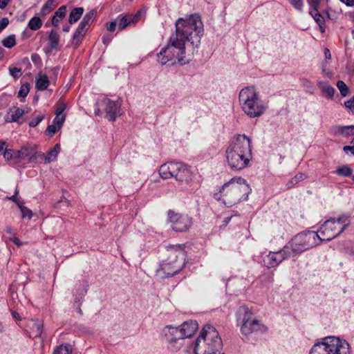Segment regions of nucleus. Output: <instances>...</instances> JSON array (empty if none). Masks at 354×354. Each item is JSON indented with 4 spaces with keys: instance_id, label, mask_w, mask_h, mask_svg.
<instances>
[{
    "instance_id": "34",
    "label": "nucleus",
    "mask_w": 354,
    "mask_h": 354,
    "mask_svg": "<svg viewBox=\"0 0 354 354\" xmlns=\"http://www.w3.org/2000/svg\"><path fill=\"white\" fill-rule=\"evenodd\" d=\"M178 257L180 256L181 258L184 260L183 266H182L180 270H178V273H180V270H182L186 268L187 264H192V263L190 262L191 259L187 258V252L185 250V245L178 244Z\"/></svg>"
},
{
    "instance_id": "8",
    "label": "nucleus",
    "mask_w": 354,
    "mask_h": 354,
    "mask_svg": "<svg viewBox=\"0 0 354 354\" xmlns=\"http://www.w3.org/2000/svg\"><path fill=\"white\" fill-rule=\"evenodd\" d=\"M349 216L342 214L337 219L332 218L324 221L316 232L319 234L321 243L330 241L342 234L349 225Z\"/></svg>"
},
{
    "instance_id": "51",
    "label": "nucleus",
    "mask_w": 354,
    "mask_h": 354,
    "mask_svg": "<svg viewBox=\"0 0 354 354\" xmlns=\"http://www.w3.org/2000/svg\"><path fill=\"white\" fill-rule=\"evenodd\" d=\"M346 253L354 261V244L352 243L346 248Z\"/></svg>"
},
{
    "instance_id": "45",
    "label": "nucleus",
    "mask_w": 354,
    "mask_h": 354,
    "mask_svg": "<svg viewBox=\"0 0 354 354\" xmlns=\"http://www.w3.org/2000/svg\"><path fill=\"white\" fill-rule=\"evenodd\" d=\"M66 14V6H62L59 7L54 15H55V17H59L60 19H63Z\"/></svg>"
},
{
    "instance_id": "10",
    "label": "nucleus",
    "mask_w": 354,
    "mask_h": 354,
    "mask_svg": "<svg viewBox=\"0 0 354 354\" xmlns=\"http://www.w3.org/2000/svg\"><path fill=\"white\" fill-rule=\"evenodd\" d=\"M30 146H24L19 150L7 149L3 152L4 158L12 165L24 167L30 163Z\"/></svg>"
},
{
    "instance_id": "25",
    "label": "nucleus",
    "mask_w": 354,
    "mask_h": 354,
    "mask_svg": "<svg viewBox=\"0 0 354 354\" xmlns=\"http://www.w3.org/2000/svg\"><path fill=\"white\" fill-rule=\"evenodd\" d=\"M30 163L40 164L45 163V153L37 151L34 147H30Z\"/></svg>"
},
{
    "instance_id": "5",
    "label": "nucleus",
    "mask_w": 354,
    "mask_h": 354,
    "mask_svg": "<svg viewBox=\"0 0 354 354\" xmlns=\"http://www.w3.org/2000/svg\"><path fill=\"white\" fill-rule=\"evenodd\" d=\"M239 101L242 111L250 118L261 116L266 110V106L254 86L242 88L239 92Z\"/></svg>"
},
{
    "instance_id": "21",
    "label": "nucleus",
    "mask_w": 354,
    "mask_h": 354,
    "mask_svg": "<svg viewBox=\"0 0 354 354\" xmlns=\"http://www.w3.org/2000/svg\"><path fill=\"white\" fill-rule=\"evenodd\" d=\"M330 132L334 136L340 135L344 138H348L351 136H354V125H335L333 126Z\"/></svg>"
},
{
    "instance_id": "19",
    "label": "nucleus",
    "mask_w": 354,
    "mask_h": 354,
    "mask_svg": "<svg viewBox=\"0 0 354 354\" xmlns=\"http://www.w3.org/2000/svg\"><path fill=\"white\" fill-rule=\"evenodd\" d=\"M159 174L163 179L177 176V165L174 162L162 164L159 169Z\"/></svg>"
},
{
    "instance_id": "27",
    "label": "nucleus",
    "mask_w": 354,
    "mask_h": 354,
    "mask_svg": "<svg viewBox=\"0 0 354 354\" xmlns=\"http://www.w3.org/2000/svg\"><path fill=\"white\" fill-rule=\"evenodd\" d=\"M24 114V110L14 106L10 108L8 111V115L10 117L9 120H7L8 122H18L19 118Z\"/></svg>"
},
{
    "instance_id": "16",
    "label": "nucleus",
    "mask_w": 354,
    "mask_h": 354,
    "mask_svg": "<svg viewBox=\"0 0 354 354\" xmlns=\"http://www.w3.org/2000/svg\"><path fill=\"white\" fill-rule=\"evenodd\" d=\"M177 274V267L175 261H162L159 268L156 270V276L159 279H165L173 277Z\"/></svg>"
},
{
    "instance_id": "61",
    "label": "nucleus",
    "mask_w": 354,
    "mask_h": 354,
    "mask_svg": "<svg viewBox=\"0 0 354 354\" xmlns=\"http://www.w3.org/2000/svg\"><path fill=\"white\" fill-rule=\"evenodd\" d=\"M343 150L345 153H348V151H351V153L354 156V146H344L343 147Z\"/></svg>"
},
{
    "instance_id": "23",
    "label": "nucleus",
    "mask_w": 354,
    "mask_h": 354,
    "mask_svg": "<svg viewBox=\"0 0 354 354\" xmlns=\"http://www.w3.org/2000/svg\"><path fill=\"white\" fill-rule=\"evenodd\" d=\"M193 224V219L187 214H180L178 216V232H185Z\"/></svg>"
},
{
    "instance_id": "54",
    "label": "nucleus",
    "mask_w": 354,
    "mask_h": 354,
    "mask_svg": "<svg viewBox=\"0 0 354 354\" xmlns=\"http://www.w3.org/2000/svg\"><path fill=\"white\" fill-rule=\"evenodd\" d=\"M116 26H117V21L115 20L112 21L106 25V29L108 31L113 32L116 28Z\"/></svg>"
},
{
    "instance_id": "36",
    "label": "nucleus",
    "mask_w": 354,
    "mask_h": 354,
    "mask_svg": "<svg viewBox=\"0 0 354 354\" xmlns=\"http://www.w3.org/2000/svg\"><path fill=\"white\" fill-rule=\"evenodd\" d=\"M72 347L69 344H62L57 346L53 352V354H71Z\"/></svg>"
},
{
    "instance_id": "24",
    "label": "nucleus",
    "mask_w": 354,
    "mask_h": 354,
    "mask_svg": "<svg viewBox=\"0 0 354 354\" xmlns=\"http://www.w3.org/2000/svg\"><path fill=\"white\" fill-rule=\"evenodd\" d=\"M59 35L54 30H51L49 32L48 40L50 46V48L46 49L45 52L48 54L51 53L53 49H56L59 43Z\"/></svg>"
},
{
    "instance_id": "63",
    "label": "nucleus",
    "mask_w": 354,
    "mask_h": 354,
    "mask_svg": "<svg viewBox=\"0 0 354 354\" xmlns=\"http://www.w3.org/2000/svg\"><path fill=\"white\" fill-rule=\"evenodd\" d=\"M340 1L346 4L347 6L352 7L354 6V0H340Z\"/></svg>"
},
{
    "instance_id": "38",
    "label": "nucleus",
    "mask_w": 354,
    "mask_h": 354,
    "mask_svg": "<svg viewBox=\"0 0 354 354\" xmlns=\"http://www.w3.org/2000/svg\"><path fill=\"white\" fill-rule=\"evenodd\" d=\"M42 26V21L39 17L35 16L32 17L28 24V28L32 30H37Z\"/></svg>"
},
{
    "instance_id": "47",
    "label": "nucleus",
    "mask_w": 354,
    "mask_h": 354,
    "mask_svg": "<svg viewBox=\"0 0 354 354\" xmlns=\"http://www.w3.org/2000/svg\"><path fill=\"white\" fill-rule=\"evenodd\" d=\"M44 119V115H40L35 118H32L28 123L29 127H35Z\"/></svg>"
},
{
    "instance_id": "53",
    "label": "nucleus",
    "mask_w": 354,
    "mask_h": 354,
    "mask_svg": "<svg viewBox=\"0 0 354 354\" xmlns=\"http://www.w3.org/2000/svg\"><path fill=\"white\" fill-rule=\"evenodd\" d=\"M8 24L9 20L8 17H3L1 19V20L0 21V32H1L3 30H4L7 27Z\"/></svg>"
},
{
    "instance_id": "29",
    "label": "nucleus",
    "mask_w": 354,
    "mask_h": 354,
    "mask_svg": "<svg viewBox=\"0 0 354 354\" xmlns=\"http://www.w3.org/2000/svg\"><path fill=\"white\" fill-rule=\"evenodd\" d=\"M310 15L318 24L319 30L322 33L326 31V24L324 17L317 11H310Z\"/></svg>"
},
{
    "instance_id": "2",
    "label": "nucleus",
    "mask_w": 354,
    "mask_h": 354,
    "mask_svg": "<svg viewBox=\"0 0 354 354\" xmlns=\"http://www.w3.org/2000/svg\"><path fill=\"white\" fill-rule=\"evenodd\" d=\"M225 157L232 170L239 171L247 167L252 159L251 140L245 134L236 135L229 142Z\"/></svg>"
},
{
    "instance_id": "33",
    "label": "nucleus",
    "mask_w": 354,
    "mask_h": 354,
    "mask_svg": "<svg viewBox=\"0 0 354 354\" xmlns=\"http://www.w3.org/2000/svg\"><path fill=\"white\" fill-rule=\"evenodd\" d=\"M319 86L322 88V91L326 97L332 98L334 96L335 90V88L327 83H318Z\"/></svg>"
},
{
    "instance_id": "44",
    "label": "nucleus",
    "mask_w": 354,
    "mask_h": 354,
    "mask_svg": "<svg viewBox=\"0 0 354 354\" xmlns=\"http://www.w3.org/2000/svg\"><path fill=\"white\" fill-rule=\"evenodd\" d=\"M9 73L15 79L19 78L21 75V69L17 67H9Z\"/></svg>"
},
{
    "instance_id": "26",
    "label": "nucleus",
    "mask_w": 354,
    "mask_h": 354,
    "mask_svg": "<svg viewBox=\"0 0 354 354\" xmlns=\"http://www.w3.org/2000/svg\"><path fill=\"white\" fill-rule=\"evenodd\" d=\"M49 86V80L46 75L39 74L36 78L35 87L38 91H45Z\"/></svg>"
},
{
    "instance_id": "57",
    "label": "nucleus",
    "mask_w": 354,
    "mask_h": 354,
    "mask_svg": "<svg viewBox=\"0 0 354 354\" xmlns=\"http://www.w3.org/2000/svg\"><path fill=\"white\" fill-rule=\"evenodd\" d=\"M167 217H168V218H167L168 222H169V223L174 222L173 218H175V217H176L175 212L173 210H169L167 212Z\"/></svg>"
},
{
    "instance_id": "15",
    "label": "nucleus",
    "mask_w": 354,
    "mask_h": 354,
    "mask_svg": "<svg viewBox=\"0 0 354 354\" xmlns=\"http://www.w3.org/2000/svg\"><path fill=\"white\" fill-rule=\"evenodd\" d=\"M105 106L106 118L109 120L115 121L121 115V104L118 101H112L110 99H104L102 101Z\"/></svg>"
},
{
    "instance_id": "49",
    "label": "nucleus",
    "mask_w": 354,
    "mask_h": 354,
    "mask_svg": "<svg viewBox=\"0 0 354 354\" xmlns=\"http://www.w3.org/2000/svg\"><path fill=\"white\" fill-rule=\"evenodd\" d=\"M321 0H308V3L313 9L312 11H317L320 5Z\"/></svg>"
},
{
    "instance_id": "62",
    "label": "nucleus",
    "mask_w": 354,
    "mask_h": 354,
    "mask_svg": "<svg viewBox=\"0 0 354 354\" xmlns=\"http://www.w3.org/2000/svg\"><path fill=\"white\" fill-rule=\"evenodd\" d=\"M9 240L10 241L13 242L18 247H19V246L23 245L22 242L17 237L10 238V239H9Z\"/></svg>"
},
{
    "instance_id": "11",
    "label": "nucleus",
    "mask_w": 354,
    "mask_h": 354,
    "mask_svg": "<svg viewBox=\"0 0 354 354\" xmlns=\"http://www.w3.org/2000/svg\"><path fill=\"white\" fill-rule=\"evenodd\" d=\"M292 258L290 252L284 245L282 249L277 252H270L263 257V263L268 268H277L282 261Z\"/></svg>"
},
{
    "instance_id": "18",
    "label": "nucleus",
    "mask_w": 354,
    "mask_h": 354,
    "mask_svg": "<svg viewBox=\"0 0 354 354\" xmlns=\"http://www.w3.org/2000/svg\"><path fill=\"white\" fill-rule=\"evenodd\" d=\"M253 317H254L253 312L245 305L240 306L236 312V323L239 326Z\"/></svg>"
},
{
    "instance_id": "39",
    "label": "nucleus",
    "mask_w": 354,
    "mask_h": 354,
    "mask_svg": "<svg viewBox=\"0 0 354 354\" xmlns=\"http://www.w3.org/2000/svg\"><path fill=\"white\" fill-rule=\"evenodd\" d=\"M352 173H353V169L348 165H343V166L339 167L335 171V174L337 175L344 176V177L351 176Z\"/></svg>"
},
{
    "instance_id": "3",
    "label": "nucleus",
    "mask_w": 354,
    "mask_h": 354,
    "mask_svg": "<svg viewBox=\"0 0 354 354\" xmlns=\"http://www.w3.org/2000/svg\"><path fill=\"white\" fill-rule=\"evenodd\" d=\"M252 189L245 179L242 177H233L224 183L218 192L214 194L213 197L218 201H222L227 207H232L248 201Z\"/></svg>"
},
{
    "instance_id": "59",
    "label": "nucleus",
    "mask_w": 354,
    "mask_h": 354,
    "mask_svg": "<svg viewBox=\"0 0 354 354\" xmlns=\"http://www.w3.org/2000/svg\"><path fill=\"white\" fill-rule=\"evenodd\" d=\"M62 19H60L59 17H55V15H54L51 19V23L53 26H57Z\"/></svg>"
},
{
    "instance_id": "13",
    "label": "nucleus",
    "mask_w": 354,
    "mask_h": 354,
    "mask_svg": "<svg viewBox=\"0 0 354 354\" xmlns=\"http://www.w3.org/2000/svg\"><path fill=\"white\" fill-rule=\"evenodd\" d=\"M161 340L166 344L167 349L175 352L177 343V326L167 325L162 330Z\"/></svg>"
},
{
    "instance_id": "35",
    "label": "nucleus",
    "mask_w": 354,
    "mask_h": 354,
    "mask_svg": "<svg viewBox=\"0 0 354 354\" xmlns=\"http://www.w3.org/2000/svg\"><path fill=\"white\" fill-rule=\"evenodd\" d=\"M307 176L304 173L299 172L292 178L286 184L287 188L290 189L301 181L304 180Z\"/></svg>"
},
{
    "instance_id": "64",
    "label": "nucleus",
    "mask_w": 354,
    "mask_h": 354,
    "mask_svg": "<svg viewBox=\"0 0 354 354\" xmlns=\"http://www.w3.org/2000/svg\"><path fill=\"white\" fill-rule=\"evenodd\" d=\"M10 0H0V8L4 9Z\"/></svg>"
},
{
    "instance_id": "22",
    "label": "nucleus",
    "mask_w": 354,
    "mask_h": 354,
    "mask_svg": "<svg viewBox=\"0 0 354 354\" xmlns=\"http://www.w3.org/2000/svg\"><path fill=\"white\" fill-rule=\"evenodd\" d=\"M89 28L82 23H80L73 35L72 44L75 48L78 47Z\"/></svg>"
},
{
    "instance_id": "58",
    "label": "nucleus",
    "mask_w": 354,
    "mask_h": 354,
    "mask_svg": "<svg viewBox=\"0 0 354 354\" xmlns=\"http://www.w3.org/2000/svg\"><path fill=\"white\" fill-rule=\"evenodd\" d=\"M112 36L110 35H105L102 37V42L105 45H108L112 40Z\"/></svg>"
},
{
    "instance_id": "28",
    "label": "nucleus",
    "mask_w": 354,
    "mask_h": 354,
    "mask_svg": "<svg viewBox=\"0 0 354 354\" xmlns=\"http://www.w3.org/2000/svg\"><path fill=\"white\" fill-rule=\"evenodd\" d=\"M60 151V145L57 143L47 153V154H45V163H50L55 161Z\"/></svg>"
},
{
    "instance_id": "9",
    "label": "nucleus",
    "mask_w": 354,
    "mask_h": 354,
    "mask_svg": "<svg viewBox=\"0 0 354 354\" xmlns=\"http://www.w3.org/2000/svg\"><path fill=\"white\" fill-rule=\"evenodd\" d=\"M176 28L175 35H173L166 47L162 48L161 50L157 53L158 62L165 65H174L176 64V53L177 50V20L174 22Z\"/></svg>"
},
{
    "instance_id": "41",
    "label": "nucleus",
    "mask_w": 354,
    "mask_h": 354,
    "mask_svg": "<svg viewBox=\"0 0 354 354\" xmlns=\"http://www.w3.org/2000/svg\"><path fill=\"white\" fill-rule=\"evenodd\" d=\"M18 207L19 208V209L21 211V217L23 218H27L29 220L32 218V212L29 208L25 207L24 205V203H21Z\"/></svg>"
},
{
    "instance_id": "4",
    "label": "nucleus",
    "mask_w": 354,
    "mask_h": 354,
    "mask_svg": "<svg viewBox=\"0 0 354 354\" xmlns=\"http://www.w3.org/2000/svg\"><path fill=\"white\" fill-rule=\"evenodd\" d=\"M222 348L223 341L218 330L214 326L206 324L196 340L187 345L185 352L189 354H216Z\"/></svg>"
},
{
    "instance_id": "30",
    "label": "nucleus",
    "mask_w": 354,
    "mask_h": 354,
    "mask_svg": "<svg viewBox=\"0 0 354 354\" xmlns=\"http://www.w3.org/2000/svg\"><path fill=\"white\" fill-rule=\"evenodd\" d=\"M84 12V8L82 7L74 8L70 12L68 17V23L73 24L76 23L82 17Z\"/></svg>"
},
{
    "instance_id": "60",
    "label": "nucleus",
    "mask_w": 354,
    "mask_h": 354,
    "mask_svg": "<svg viewBox=\"0 0 354 354\" xmlns=\"http://www.w3.org/2000/svg\"><path fill=\"white\" fill-rule=\"evenodd\" d=\"M9 200H11L12 201L15 202L17 205L19 207L21 203H23V202L20 201L19 200H18L17 198V196H16V194H14L12 196H11L10 197L8 198Z\"/></svg>"
},
{
    "instance_id": "12",
    "label": "nucleus",
    "mask_w": 354,
    "mask_h": 354,
    "mask_svg": "<svg viewBox=\"0 0 354 354\" xmlns=\"http://www.w3.org/2000/svg\"><path fill=\"white\" fill-rule=\"evenodd\" d=\"M193 173L190 167L183 162H178V187L180 190H194Z\"/></svg>"
},
{
    "instance_id": "31",
    "label": "nucleus",
    "mask_w": 354,
    "mask_h": 354,
    "mask_svg": "<svg viewBox=\"0 0 354 354\" xmlns=\"http://www.w3.org/2000/svg\"><path fill=\"white\" fill-rule=\"evenodd\" d=\"M31 335L32 337H39L43 333V324L38 319L32 322V326L31 327Z\"/></svg>"
},
{
    "instance_id": "6",
    "label": "nucleus",
    "mask_w": 354,
    "mask_h": 354,
    "mask_svg": "<svg viewBox=\"0 0 354 354\" xmlns=\"http://www.w3.org/2000/svg\"><path fill=\"white\" fill-rule=\"evenodd\" d=\"M321 243L319 235L315 231H304L294 236L285 245L292 258Z\"/></svg>"
},
{
    "instance_id": "32",
    "label": "nucleus",
    "mask_w": 354,
    "mask_h": 354,
    "mask_svg": "<svg viewBox=\"0 0 354 354\" xmlns=\"http://www.w3.org/2000/svg\"><path fill=\"white\" fill-rule=\"evenodd\" d=\"M57 6V0H48L42 6L40 13L45 16L50 13Z\"/></svg>"
},
{
    "instance_id": "46",
    "label": "nucleus",
    "mask_w": 354,
    "mask_h": 354,
    "mask_svg": "<svg viewBox=\"0 0 354 354\" xmlns=\"http://www.w3.org/2000/svg\"><path fill=\"white\" fill-rule=\"evenodd\" d=\"M66 116L64 115H56L55 117L53 123L56 124L58 128H61L65 121Z\"/></svg>"
},
{
    "instance_id": "52",
    "label": "nucleus",
    "mask_w": 354,
    "mask_h": 354,
    "mask_svg": "<svg viewBox=\"0 0 354 354\" xmlns=\"http://www.w3.org/2000/svg\"><path fill=\"white\" fill-rule=\"evenodd\" d=\"M344 106L346 109H350L353 112H354V95L352 97L351 99L344 102Z\"/></svg>"
},
{
    "instance_id": "42",
    "label": "nucleus",
    "mask_w": 354,
    "mask_h": 354,
    "mask_svg": "<svg viewBox=\"0 0 354 354\" xmlns=\"http://www.w3.org/2000/svg\"><path fill=\"white\" fill-rule=\"evenodd\" d=\"M336 85L342 96L345 97L348 94L349 88L344 82L338 80Z\"/></svg>"
},
{
    "instance_id": "17",
    "label": "nucleus",
    "mask_w": 354,
    "mask_h": 354,
    "mask_svg": "<svg viewBox=\"0 0 354 354\" xmlns=\"http://www.w3.org/2000/svg\"><path fill=\"white\" fill-rule=\"evenodd\" d=\"M198 325L195 320H188L183 322L180 326H178L181 338L191 337L198 330Z\"/></svg>"
},
{
    "instance_id": "40",
    "label": "nucleus",
    "mask_w": 354,
    "mask_h": 354,
    "mask_svg": "<svg viewBox=\"0 0 354 354\" xmlns=\"http://www.w3.org/2000/svg\"><path fill=\"white\" fill-rule=\"evenodd\" d=\"M3 46L6 48H11L16 44L15 36L14 35H10L6 37H5L1 41Z\"/></svg>"
},
{
    "instance_id": "55",
    "label": "nucleus",
    "mask_w": 354,
    "mask_h": 354,
    "mask_svg": "<svg viewBox=\"0 0 354 354\" xmlns=\"http://www.w3.org/2000/svg\"><path fill=\"white\" fill-rule=\"evenodd\" d=\"M31 59H32V62L35 64H39L41 62V59L40 56L37 53H33L31 55Z\"/></svg>"
},
{
    "instance_id": "43",
    "label": "nucleus",
    "mask_w": 354,
    "mask_h": 354,
    "mask_svg": "<svg viewBox=\"0 0 354 354\" xmlns=\"http://www.w3.org/2000/svg\"><path fill=\"white\" fill-rule=\"evenodd\" d=\"M30 91V85L26 83L23 85H21L19 92H18V96L20 97H25L28 95Z\"/></svg>"
},
{
    "instance_id": "14",
    "label": "nucleus",
    "mask_w": 354,
    "mask_h": 354,
    "mask_svg": "<svg viewBox=\"0 0 354 354\" xmlns=\"http://www.w3.org/2000/svg\"><path fill=\"white\" fill-rule=\"evenodd\" d=\"M240 330L243 335L248 336L254 333H264L267 327L255 317L240 326Z\"/></svg>"
},
{
    "instance_id": "50",
    "label": "nucleus",
    "mask_w": 354,
    "mask_h": 354,
    "mask_svg": "<svg viewBox=\"0 0 354 354\" xmlns=\"http://www.w3.org/2000/svg\"><path fill=\"white\" fill-rule=\"evenodd\" d=\"M60 128H58L56 124L53 123L47 127L46 132L48 135L53 136L54 135Z\"/></svg>"
},
{
    "instance_id": "1",
    "label": "nucleus",
    "mask_w": 354,
    "mask_h": 354,
    "mask_svg": "<svg viewBox=\"0 0 354 354\" xmlns=\"http://www.w3.org/2000/svg\"><path fill=\"white\" fill-rule=\"evenodd\" d=\"M204 28L198 14L178 18V64H188L193 57L194 39L200 42Z\"/></svg>"
},
{
    "instance_id": "48",
    "label": "nucleus",
    "mask_w": 354,
    "mask_h": 354,
    "mask_svg": "<svg viewBox=\"0 0 354 354\" xmlns=\"http://www.w3.org/2000/svg\"><path fill=\"white\" fill-rule=\"evenodd\" d=\"M290 3L296 10L302 11L304 6L303 0H290Z\"/></svg>"
},
{
    "instance_id": "20",
    "label": "nucleus",
    "mask_w": 354,
    "mask_h": 354,
    "mask_svg": "<svg viewBox=\"0 0 354 354\" xmlns=\"http://www.w3.org/2000/svg\"><path fill=\"white\" fill-rule=\"evenodd\" d=\"M142 12L137 11L135 15L129 14L121 17L118 23V29L123 30L126 27L131 24H136L141 18Z\"/></svg>"
},
{
    "instance_id": "56",
    "label": "nucleus",
    "mask_w": 354,
    "mask_h": 354,
    "mask_svg": "<svg viewBox=\"0 0 354 354\" xmlns=\"http://www.w3.org/2000/svg\"><path fill=\"white\" fill-rule=\"evenodd\" d=\"M66 109V104L62 103L57 108L55 115H62V113Z\"/></svg>"
},
{
    "instance_id": "37",
    "label": "nucleus",
    "mask_w": 354,
    "mask_h": 354,
    "mask_svg": "<svg viewBox=\"0 0 354 354\" xmlns=\"http://www.w3.org/2000/svg\"><path fill=\"white\" fill-rule=\"evenodd\" d=\"M96 11L95 10H91L84 16L80 23L83 24L89 28L91 24L93 23L95 17H96Z\"/></svg>"
},
{
    "instance_id": "7",
    "label": "nucleus",
    "mask_w": 354,
    "mask_h": 354,
    "mask_svg": "<svg viewBox=\"0 0 354 354\" xmlns=\"http://www.w3.org/2000/svg\"><path fill=\"white\" fill-rule=\"evenodd\" d=\"M309 354H351L350 345L345 339L328 336L315 343Z\"/></svg>"
}]
</instances>
